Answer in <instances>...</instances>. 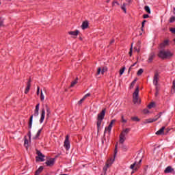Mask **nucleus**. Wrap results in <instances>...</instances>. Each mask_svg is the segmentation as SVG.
I'll use <instances>...</instances> for the list:
<instances>
[{"label":"nucleus","mask_w":175,"mask_h":175,"mask_svg":"<svg viewBox=\"0 0 175 175\" xmlns=\"http://www.w3.org/2000/svg\"><path fill=\"white\" fill-rule=\"evenodd\" d=\"M88 96H91V94L88 93L87 94H85L83 98L85 99L86 98H88Z\"/></svg>","instance_id":"nucleus-57"},{"label":"nucleus","mask_w":175,"mask_h":175,"mask_svg":"<svg viewBox=\"0 0 175 175\" xmlns=\"http://www.w3.org/2000/svg\"><path fill=\"white\" fill-rule=\"evenodd\" d=\"M29 90H31V79L27 81V87L25 90V94H28V92H29Z\"/></svg>","instance_id":"nucleus-13"},{"label":"nucleus","mask_w":175,"mask_h":175,"mask_svg":"<svg viewBox=\"0 0 175 175\" xmlns=\"http://www.w3.org/2000/svg\"><path fill=\"white\" fill-rule=\"evenodd\" d=\"M27 136L29 137V140H31V129H29V131L27 133Z\"/></svg>","instance_id":"nucleus-49"},{"label":"nucleus","mask_w":175,"mask_h":175,"mask_svg":"<svg viewBox=\"0 0 175 175\" xmlns=\"http://www.w3.org/2000/svg\"><path fill=\"white\" fill-rule=\"evenodd\" d=\"M1 27H3V19L2 18H0V28Z\"/></svg>","instance_id":"nucleus-44"},{"label":"nucleus","mask_w":175,"mask_h":175,"mask_svg":"<svg viewBox=\"0 0 175 175\" xmlns=\"http://www.w3.org/2000/svg\"><path fill=\"white\" fill-rule=\"evenodd\" d=\"M164 173L165 174H167L169 173H172L173 174H174V169H173L172 166H167L164 170Z\"/></svg>","instance_id":"nucleus-11"},{"label":"nucleus","mask_w":175,"mask_h":175,"mask_svg":"<svg viewBox=\"0 0 175 175\" xmlns=\"http://www.w3.org/2000/svg\"><path fill=\"white\" fill-rule=\"evenodd\" d=\"M100 72H102V68H98L97 70V75H100Z\"/></svg>","instance_id":"nucleus-53"},{"label":"nucleus","mask_w":175,"mask_h":175,"mask_svg":"<svg viewBox=\"0 0 175 175\" xmlns=\"http://www.w3.org/2000/svg\"><path fill=\"white\" fill-rule=\"evenodd\" d=\"M152 107H155V103H150V105H148V109H152Z\"/></svg>","instance_id":"nucleus-35"},{"label":"nucleus","mask_w":175,"mask_h":175,"mask_svg":"<svg viewBox=\"0 0 175 175\" xmlns=\"http://www.w3.org/2000/svg\"><path fill=\"white\" fill-rule=\"evenodd\" d=\"M135 166H137V165L136 164V161L130 166V169H132L133 170H137V167L135 168Z\"/></svg>","instance_id":"nucleus-31"},{"label":"nucleus","mask_w":175,"mask_h":175,"mask_svg":"<svg viewBox=\"0 0 175 175\" xmlns=\"http://www.w3.org/2000/svg\"><path fill=\"white\" fill-rule=\"evenodd\" d=\"M159 119V117L156 118L154 116V118H149V119H146L144 121V124H151L152 122H155V121H158V120Z\"/></svg>","instance_id":"nucleus-8"},{"label":"nucleus","mask_w":175,"mask_h":175,"mask_svg":"<svg viewBox=\"0 0 175 175\" xmlns=\"http://www.w3.org/2000/svg\"><path fill=\"white\" fill-rule=\"evenodd\" d=\"M120 148H122V150H123V151H126V150H128V147L124 145V144H122Z\"/></svg>","instance_id":"nucleus-38"},{"label":"nucleus","mask_w":175,"mask_h":175,"mask_svg":"<svg viewBox=\"0 0 175 175\" xmlns=\"http://www.w3.org/2000/svg\"><path fill=\"white\" fill-rule=\"evenodd\" d=\"M113 162H114V159L108 160L105 164V165L103 168V172L101 175H106V172H107V169L113 165Z\"/></svg>","instance_id":"nucleus-3"},{"label":"nucleus","mask_w":175,"mask_h":175,"mask_svg":"<svg viewBox=\"0 0 175 175\" xmlns=\"http://www.w3.org/2000/svg\"><path fill=\"white\" fill-rule=\"evenodd\" d=\"M135 51H137V53H140V48H137V47H135L134 48Z\"/></svg>","instance_id":"nucleus-56"},{"label":"nucleus","mask_w":175,"mask_h":175,"mask_svg":"<svg viewBox=\"0 0 175 175\" xmlns=\"http://www.w3.org/2000/svg\"><path fill=\"white\" fill-rule=\"evenodd\" d=\"M105 116H106V109H104L97 115V129L99 131L100 125H102V122L105 119Z\"/></svg>","instance_id":"nucleus-2"},{"label":"nucleus","mask_w":175,"mask_h":175,"mask_svg":"<svg viewBox=\"0 0 175 175\" xmlns=\"http://www.w3.org/2000/svg\"><path fill=\"white\" fill-rule=\"evenodd\" d=\"M117 152H118V143H117L115 145V150H114V158H116V155H117Z\"/></svg>","instance_id":"nucleus-26"},{"label":"nucleus","mask_w":175,"mask_h":175,"mask_svg":"<svg viewBox=\"0 0 175 175\" xmlns=\"http://www.w3.org/2000/svg\"><path fill=\"white\" fill-rule=\"evenodd\" d=\"M171 92L172 94H174L175 92V80L173 81V83H172V89L171 90Z\"/></svg>","instance_id":"nucleus-34"},{"label":"nucleus","mask_w":175,"mask_h":175,"mask_svg":"<svg viewBox=\"0 0 175 175\" xmlns=\"http://www.w3.org/2000/svg\"><path fill=\"white\" fill-rule=\"evenodd\" d=\"M129 132H131V129L126 128V129H124V130L122 131V133H120V135L124 136V137H125V136H126V135H128V133H129Z\"/></svg>","instance_id":"nucleus-16"},{"label":"nucleus","mask_w":175,"mask_h":175,"mask_svg":"<svg viewBox=\"0 0 175 175\" xmlns=\"http://www.w3.org/2000/svg\"><path fill=\"white\" fill-rule=\"evenodd\" d=\"M43 166H40L36 171L35 173V175H39L40 174L41 172H43Z\"/></svg>","instance_id":"nucleus-23"},{"label":"nucleus","mask_w":175,"mask_h":175,"mask_svg":"<svg viewBox=\"0 0 175 175\" xmlns=\"http://www.w3.org/2000/svg\"><path fill=\"white\" fill-rule=\"evenodd\" d=\"M121 121H122V122H123L124 124H126V122H127V120H126L125 118H124V116H122V117H121Z\"/></svg>","instance_id":"nucleus-41"},{"label":"nucleus","mask_w":175,"mask_h":175,"mask_svg":"<svg viewBox=\"0 0 175 175\" xmlns=\"http://www.w3.org/2000/svg\"><path fill=\"white\" fill-rule=\"evenodd\" d=\"M111 43H114V40H112L111 41Z\"/></svg>","instance_id":"nucleus-62"},{"label":"nucleus","mask_w":175,"mask_h":175,"mask_svg":"<svg viewBox=\"0 0 175 175\" xmlns=\"http://www.w3.org/2000/svg\"><path fill=\"white\" fill-rule=\"evenodd\" d=\"M125 140H126V137H125V136H124V135H120V144H124V142H125Z\"/></svg>","instance_id":"nucleus-22"},{"label":"nucleus","mask_w":175,"mask_h":175,"mask_svg":"<svg viewBox=\"0 0 175 175\" xmlns=\"http://www.w3.org/2000/svg\"><path fill=\"white\" fill-rule=\"evenodd\" d=\"M148 17H150V15H148V14H144L143 15V18H148Z\"/></svg>","instance_id":"nucleus-55"},{"label":"nucleus","mask_w":175,"mask_h":175,"mask_svg":"<svg viewBox=\"0 0 175 175\" xmlns=\"http://www.w3.org/2000/svg\"><path fill=\"white\" fill-rule=\"evenodd\" d=\"M40 99L42 101L44 100V95H43V92L41 90Z\"/></svg>","instance_id":"nucleus-42"},{"label":"nucleus","mask_w":175,"mask_h":175,"mask_svg":"<svg viewBox=\"0 0 175 175\" xmlns=\"http://www.w3.org/2000/svg\"><path fill=\"white\" fill-rule=\"evenodd\" d=\"M40 106V103H38L36 106V109L34 110V113L33 115V116L34 117H38V116H39V107Z\"/></svg>","instance_id":"nucleus-14"},{"label":"nucleus","mask_w":175,"mask_h":175,"mask_svg":"<svg viewBox=\"0 0 175 175\" xmlns=\"http://www.w3.org/2000/svg\"><path fill=\"white\" fill-rule=\"evenodd\" d=\"M42 131H43V129H40V130H38L36 136L33 137V140H36L37 139H39V136H40V134L42 133Z\"/></svg>","instance_id":"nucleus-21"},{"label":"nucleus","mask_w":175,"mask_h":175,"mask_svg":"<svg viewBox=\"0 0 175 175\" xmlns=\"http://www.w3.org/2000/svg\"><path fill=\"white\" fill-rule=\"evenodd\" d=\"M129 54L130 57H132V46L130 49V51H129Z\"/></svg>","instance_id":"nucleus-58"},{"label":"nucleus","mask_w":175,"mask_h":175,"mask_svg":"<svg viewBox=\"0 0 175 175\" xmlns=\"http://www.w3.org/2000/svg\"><path fill=\"white\" fill-rule=\"evenodd\" d=\"M157 55L159 58H161V59H170V58L173 57L174 54L169 49L167 50L161 49L159 51V53Z\"/></svg>","instance_id":"nucleus-1"},{"label":"nucleus","mask_w":175,"mask_h":175,"mask_svg":"<svg viewBox=\"0 0 175 175\" xmlns=\"http://www.w3.org/2000/svg\"><path fill=\"white\" fill-rule=\"evenodd\" d=\"M170 23H174V21H175V16H171L170 18Z\"/></svg>","instance_id":"nucleus-40"},{"label":"nucleus","mask_w":175,"mask_h":175,"mask_svg":"<svg viewBox=\"0 0 175 175\" xmlns=\"http://www.w3.org/2000/svg\"><path fill=\"white\" fill-rule=\"evenodd\" d=\"M143 113L144 114H148V113H150V111H148V109H145L143 110Z\"/></svg>","instance_id":"nucleus-46"},{"label":"nucleus","mask_w":175,"mask_h":175,"mask_svg":"<svg viewBox=\"0 0 175 175\" xmlns=\"http://www.w3.org/2000/svg\"><path fill=\"white\" fill-rule=\"evenodd\" d=\"M114 122H116V120H112L108 126L113 128V124H114Z\"/></svg>","instance_id":"nucleus-43"},{"label":"nucleus","mask_w":175,"mask_h":175,"mask_svg":"<svg viewBox=\"0 0 175 175\" xmlns=\"http://www.w3.org/2000/svg\"><path fill=\"white\" fill-rule=\"evenodd\" d=\"M139 163H142V159L139 161Z\"/></svg>","instance_id":"nucleus-63"},{"label":"nucleus","mask_w":175,"mask_h":175,"mask_svg":"<svg viewBox=\"0 0 175 175\" xmlns=\"http://www.w3.org/2000/svg\"><path fill=\"white\" fill-rule=\"evenodd\" d=\"M143 72H144V70H143V68H140L137 72V75L138 76H142V75H143Z\"/></svg>","instance_id":"nucleus-36"},{"label":"nucleus","mask_w":175,"mask_h":175,"mask_svg":"<svg viewBox=\"0 0 175 175\" xmlns=\"http://www.w3.org/2000/svg\"><path fill=\"white\" fill-rule=\"evenodd\" d=\"M135 65H136V62L134 63L133 65H131L129 69V72H131V70L132 69V68H133V66H135Z\"/></svg>","instance_id":"nucleus-54"},{"label":"nucleus","mask_w":175,"mask_h":175,"mask_svg":"<svg viewBox=\"0 0 175 175\" xmlns=\"http://www.w3.org/2000/svg\"><path fill=\"white\" fill-rule=\"evenodd\" d=\"M154 58H155V53H151L149 55V58L148 59V64H151L152 61H154Z\"/></svg>","instance_id":"nucleus-19"},{"label":"nucleus","mask_w":175,"mask_h":175,"mask_svg":"<svg viewBox=\"0 0 175 175\" xmlns=\"http://www.w3.org/2000/svg\"><path fill=\"white\" fill-rule=\"evenodd\" d=\"M28 144H29V141L27 139V136H25V142H24L25 147H28Z\"/></svg>","instance_id":"nucleus-37"},{"label":"nucleus","mask_w":175,"mask_h":175,"mask_svg":"<svg viewBox=\"0 0 175 175\" xmlns=\"http://www.w3.org/2000/svg\"><path fill=\"white\" fill-rule=\"evenodd\" d=\"M136 81H137V80H136V79H134V80L131 82V85H130V89H131V90H132V88H133L135 87V84H136Z\"/></svg>","instance_id":"nucleus-32"},{"label":"nucleus","mask_w":175,"mask_h":175,"mask_svg":"<svg viewBox=\"0 0 175 175\" xmlns=\"http://www.w3.org/2000/svg\"><path fill=\"white\" fill-rule=\"evenodd\" d=\"M46 116V110L44 108H42L41 110V117L40 119V123L42 124V122L44 121V117Z\"/></svg>","instance_id":"nucleus-10"},{"label":"nucleus","mask_w":175,"mask_h":175,"mask_svg":"<svg viewBox=\"0 0 175 175\" xmlns=\"http://www.w3.org/2000/svg\"><path fill=\"white\" fill-rule=\"evenodd\" d=\"M170 129H166L164 132V135H167L169 132H170Z\"/></svg>","instance_id":"nucleus-48"},{"label":"nucleus","mask_w":175,"mask_h":175,"mask_svg":"<svg viewBox=\"0 0 175 175\" xmlns=\"http://www.w3.org/2000/svg\"><path fill=\"white\" fill-rule=\"evenodd\" d=\"M36 154L38 155V157H36V161H38V159H40V162H44V158L46 156H44V154H42L40 150H37Z\"/></svg>","instance_id":"nucleus-6"},{"label":"nucleus","mask_w":175,"mask_h":175,"mask_svg":"<svg viewBox=\"0 0 175 175\" xmlns=\"http://www.w3.org/2000/svg\"><path fill=\"white\" fill-rule=\"evenodd\" d=\"M122 10H123L124 13H126V3H124L121 6Z\"/></svg>","instance_id":"nucleus-28"},{"label":"nucleus","mask_w":175,"mask_h":175,"mask_svg":"<svg viewBox=\"0 0 175 175\" xmlns=\"http://www.w3.org/2000/svg\"><path fill=\"white\" fill-rule=\"evenodd\" d=\"M124 72H125V67H123L122 68H121L120 70V76H122V75H124Z\"/></svg>","instance_id":"nucleus-39"},{"label":"nucleus","mask_w":175,"mask_h":175,"mask_svg":"<svg viewBox=\"0 0 175 175\" xmlns=\"http://www.w3.org/2000/svg\"><path fill=\"white\" fill-rule=\"evenodd\" d=\"M146 23H147L146 20H144L142 23V27H141V31H144V25L146 24Z\"/></svg>","instance_id":"nucleus-33"},{"label":"nucleus","mask_w":175,"mask_h":175,"mask_svg":"<svg viewBox=\"0 0 175 175\" xmlns=\"http://www.w3.org/2000/svg\"><path fill=\"white\" fill-rule=\"evenodd\" d=\"M64 146L67 151L69 150V149L70 148V142L69 141V135L66 136Z\"/></svg>","instance_id":"nucleus-5"},{"label":"nucleus","mask_w":175,"mask_h":175,"mask_svg":"<svg viewBox=\"0 0 175 175\" xmlns=\"http://www.w3.org/2000/svg\"><path fill=\"white\" fill-rule=\"evenodd\" d=\"M39 94H40V88L39 86H38V88H37V95H39Z\"/></svg>","instance_id":"nucleus-52"},{"label":"nucleus","mask_w":175,"mask_h":175,"mask_svg":"<svg viewBox=\"0 0 175 175\" xmlns=\"http://www.w3.org/2000/svg\"><path fill=\"white\" fill-rule=\"evenodd\" d=\"M169 40H165L162 43L160 44V49H163L166 46H169Z\"/></svg>","instance_id":"nucleus-12"},{"label":"nucleus","mask_w":175,"mask_h":175,"mask_svg":"<svg viewBox=\"0 0 175 175\" xmlns=\"http://www.w3.org/2000/svg\"><path fill=\"white\" fill-rule=\"evenodd\" d=\"M128 3H132V0H127Z\"/></svg>","instance_id":"nucleus-61"},{"label":"nucleus","mask_w":175,"mask_h":175,"mask_svg":"<svg viewBox=\"0 0 175 175\" xmlns=\"http://www.w3.org/2000/svg\"><path fill=\"white\" fill-rule=\"evenodd\" d=\"M45 163L46 166L51 167L52 166H54V164L55 163V159L51 158L49 160H46Z\"/></svg>","instance_id":"nucleus-7"},{"label":"nucleus","mask_w":175,"mask_h":175,"mask_svg":"<svg viewBox=\"0 0 175 175\" xmlns=\"http://www.w3.org/2000/svg\"><path fill=\"white\" fill-rule=\"evenodd\" d=\"M101 73H102V75H103V73H105V68H103V69L101 70Z\"/></svg>","instance_id":"nucleus-60"},{"label":"nucleus","mask_w":175,"mask_h":175,"mask_svg":"<svg viewBox=\"0 0 175 175\" xmlns=\"http://www.w3.org/2000/svg\"><path fill=\"white\" fill-rule=\"evenodd\" d=\"M158 81H159V73L155 72L153 77L154 85H158Z\"/></svg>","instance_id":"nucleus-9"},{"label":"nucleus","mask_w":175,"mask_h":175,"mask_svg":"<svg viewBox=\"0 0 175 175\" xmlns=\"http://www.w3.org/2000/svg\"><path fill=\"white\" fill-rule=\"evenodd\" d=\"M79 33H80V31L79 30H75L74 31H68V34H70L71 36H74V38H76V36H77Z\"/></svg>","instance_id":"nucleus-17"},{"label":"nucleus","mask_w":175,"mask_h":175,"mask_svg":"<svg viewBox=\"0 0 175 175\" xmlns=\"http://www.w3.org/2000/svg\"><path fill=\"white\" fill-rule=\"evenodd\" d=\"M156 135L158 136L165 135V126L161 127L158 131H157Z\"/></svg>","instance_id":"nucleus-18"},{"label":"nucleus","mask_w":175,"mask_h":175,"mask_svg":"<svg viewBox=\"0 0 175 175\" xmlns=\"http://www.w3.org/2000/svg\"><path fill=\"white\" fill-rule=\"evenodd\" d=\"M84 100H85V98H84V97H83V98L81 99V100L78 102V104H79V105H81V103H83V102H84Z\"/></svg>","instance_id":"nucleus-45"},{"label":"nucleus","mask_w":175,"mask_h":175,"mask_svg":"<svg viewBox=\"0 0 175 175\" xmlns=\"http://www.w3.org/2000/svg\"><path fill=\"white\" fill-rule=\"evenodd\" d=\"M32 122H33V115H31L29 118V122H28L29 129H32Z\"/></svg>","instance_id":"nucleus-15"},{"label":"nucleus","mask_w":175,"mask_h":175,"mask_svg":"<svg viewBox=\"0 0 175 175\" xmlns=\"http://www.w3.org/2000/svg\"><path fill=\"white\" fill-rule=\"evenodd\" d=\"M133 102L136 105V103H140L139 102V86L136 87L135 92L133 94Z\"/></svg>","instance_id":"nucleus-4"},{"label":"nucleus","mask_w":175,"mask_h":175,"mask_svg":"<svg viewBox=\"0 0 175 175\" xmlns=\"http://www.w3.org/2000/svg\"><path fill=\"white\" fill-rule=\"evenodd\" d=\"M144 9L146 12L148 13V14H151V10L150 9V7L148 5H146L144 7Z\"/></svg>","instance_id":"nucleus-30"},{"label":"nucleus","mask_w":175,"mask_h":175,"mask_svg":"<svg viewBox=\"0 0 175 175\" xmlns=\"http://www.w3.org/2000/svg\"><path fill=\"white\" fill-rule=\"evenodd\" d=\"M88 25H89L88 21H85L82 23L81 28L82 29H87V28H88Z\"/></svg>","instance_id":"nucleus-20"},{"label":"nucleus","mask_w":175,"mask_h":175,"mask_svg":"<svg viewBox=\"0 0 175 175\" xmlns=\"http://www.w3.org/2000/svg\"><path fill=\"white\" fill-rule=\"evenodd\" d=\"M161 116H162V112H159V113L158 115L155 116V118H158V117H159V118H161Z\"/></svg>","instance_id":"nucleus-51"},{"label":"nucleus","mask_w":175,"mask_h":175,"mask_svg":"<svg viewBox=\"0 0 175 175\" xmlns=\"http://www.w3.org/2000/svg\"><path fill=\"white\" fill-rule=\"evenodd\" d=\"M78 80H79V77H77L76 79L74 80V81L71 83L70 87H71V88L75 87V85H76V84H77V81H78Z\"/></svg>","instance_id":"nucleus-27"},{"label":"nucleus","mask_w":175,"mask_h":175,"mask_svg":"<svg viewBox=\"0 0 175 175\" xmlns=\"http://www.w3.org/2000/svg\"><path fill=\"white\" fill-rule=\"evenodd\" d=\"M174 14H175V8H174Z\"/></svg>","instance_id":"nucleus-64"},{"label":"nucleus","mask_w":175,"mask_h":175,"mask_svg":"<svg viewBox=\"0 0 175 175\" xmlns=\"http://www.w3.org/2000/svg\"><path fill=\"white\" fill-rule=\"evenodd\" d=\"M116 4L118 5V6H120V3H118L116 1H113L112 6H115Z\"/></svg>","instance_id":"nucleus-47"},{"label":"nucleus","mask_w":175,"mask_h":175,"mask_svg":"<svg viewBox=\"0 0 175 175\" xmlns=\"http://www.w3.org/2000/svg\"><path fill=\"white\" fill-rule=\"evenodd\" d=\"M46 110V117H50V113L51 111H50V107H49V105H45Z\"/></svg>","instance_id":"nucleus-25"},{"label":"nucleus","mask_w":175,"mask_h":175,"mask_svg":"<svg viewBox=\"0 0 175 175\" xmlns=\"http://www.w3.org/2000/svg\"><path fill=\"white\" fill-rule=\"evenodd\" d=\"M156 87V91H157V92H159V88H158V85H155Z\"/></svg>","instance_id":"nucleus-59"},{"label":"nucleus","mask_w":175,"mask_h":175,"mask_svg":"<svg viewBox=\"0 0 175 175\" xmlns=\"http://www.w3.org/2000/svg\"><path fill=\"white\" fill-rule=\"evenodd\" d=\"M170 32H172V33H175V28L172 27L170 29Z\"/></svg>","instance_id":"nucleus-50"},{"label":"nucleus","mask_w":175,"mask_h":175,"mask_svg":"<svg viewBox=\"0 0 175 175\" xmlns=\"http://www.w3.org/2000/svg\"><path fill=\"white\" fill-rule=\"evenodd\" d=\"M131 120L134 121L135 122H139L140 121V119L137 116L131 117Z\"/></svg>","instance_id":"nucleus-29"},{"label":"nucleus","mask_w":175,"mask_h":175,"mask_svg":"<svg viewBox=\"0 0 175 175\" xmlns=\"http://www.w3.org/2000/svg\"><path fill=\"white\" fill-rule=\"evenodd\" d=\"M111 128H112V127H110V126H108V127H106V128H105V132H104V137H105V136H106V132H107V131H108L109 135H110V133H111Z\"/></svg>","instance_id":"nucleus-24"}]
</instances>
